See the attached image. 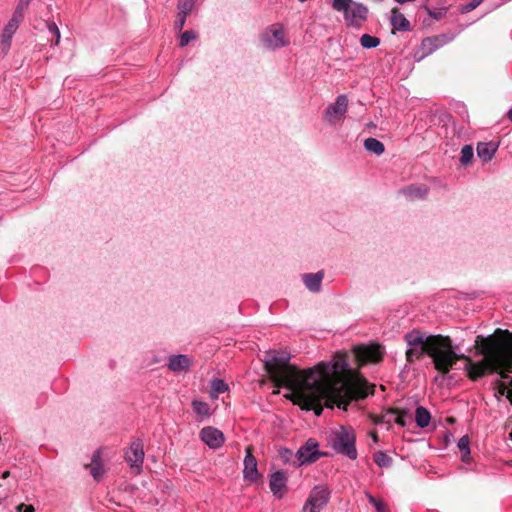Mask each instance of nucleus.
Wrapping results in <instances>:
<instances>
[{
	"mask_svg": "<svg viewBox=\"0 0 512 512\" xmlns=\"http://www.w3.org/2000/svg\"><path fill=\"white\" fill-rule=\"evenodd\" d=\"M404 340L407 344L408 362L412 363L425 355L432 359L434 368L438 371L435 382L444 380L458 359L466 361L464 370L473 381L497 371L502 378H507V374L512 372V343L482 345L478 352L483 358L476 362L459 353V346L453 345L448 336L414 329L404 335Z\"/></svg>",
	"mask_w": 512,
	"mask_h": 512,
	"instance_id": "obj_1",
	"label": "nucleus"
},
{
	"mask_svg": "<svg viewBox=\"0 0 512 512\" xmlns=\"http://www.w3.org/2000/svg\"><path fill=\"white\" fill-rule=\"evenodd\" d=\"M349 365L343 357L332 362H321L307 369L308 388H306V408L314 410L317 416L323 411V405L346 410L352 400L365 398L370 392L366 382L353 385L343 378L340 373L347 371Z\"/></svg>",
	"mask_w": 512,
	"mask_h": 512,
	"instance_id": "obj_2",
	"label": "nucleus"
},
{
	"mask_svg": "<svg viewBox=\"0 0 512 512\" xmlns=\"http://www.w3.org/2000/svg\"><path fill=\"white\" fill-rule=\"evenodd\" d=\"M291 355L287 351L272 350L265 353L264 366L277 387H284L291 392L294 403L306 408V388H308L307 369L299 370L289 363Z\"/></svg>",
	"mask_w": 512,
	"mask_h": 512,
	"instance_id": "obj_3",
	"label": "nucleus"
},
{
	"mask_svg": "<svg viewBox=\"0 0 512 512\" xmlns=\"http://www.w3.org/2000/svg\"><path fill=\"white\" fill-rule=\"evenodd\" d=\"M330 445L336 453L350 460L357 459L356 434L351 427L341 426L334 431L331 435Z\"/></svg>",
	"mask_w": 512,
	"mask_h": 512,
	"instance_id": "obj_4",
	"label": "nucleus"
},
{
	"mask_svg": "<svg viewBox=\"0 0 512 512\" xmlns=\"http://www.w3.org/2000/svg\"><path fill=\"white\" fill-rule=\"evenodd\" d=\"M332 7L334 10L343 13L348 26L360 28L368 16V8L352 0H333Z\"/></svg>",
	"mask_w": 512,
	"mask_h": 512,
	"instance_id": "obj_5",
	"label": "nucleus"
},
{
	"mask_svg": "<svg viewBox=\"0 0 512 512\" xmlns=\"http://www.w3.org/2000/svg\"><path fill=\"white\" fill-rule=\"evenodd\" d=\"M259 39L262 46L269 51H276L290 44V39L281 23H273L266 27Z\"/></svg>",
	"mask_w": 512,
	"mask_h": 512,
	"instance_id": "obj_6",
	"label": "nucleus"
},
{
	"mask_svg": "<svg viewBox=\"0 0 512 512\" xmlns=\"http://www.w3.org/2000/svg\"><path fill=\"white\" fill-rule=\"evenodd\" d=\"M331 493V489L325 484L314 486L302 507V512H321L329 503Z\"/></svg>",
	"mask_w": 512,
	"mask_h": 512,
	"instance_id": "obj_7",
	"label": "nucleus"
},
{
	"mask_svg": "<svg viewBox=\"0 0 512 512\" xmlns=\"http://www.w3.org/2000/svg\"><path fill=\"white\" fill-rule=\"evenodd\" d=\"M348 109V98L346 95L341 94L336 97L335 102L329 104L325 111L323 118L331 126L340 123Z\"/></svg>",
	"mask_w": 512,
	"mask_h": 512,
	"instance_id": "obj_8",
	"label": "nucleus"
},
{
	"mask_svg": "<svg viewBox=\"0 0 512 512\" xmlns=\"http://www.w3.org/2000/svg\"><path fill=\"white\" fill-rule=\"evenodd\" d=\"M324 455V453L318 450V443L314 439L310 438L296 452V460L293 461V465L301 466L304 464L314 463Z\"/></svg>",
	"mask_w": 512,
	"mask_h": 512,
	"instance_id": "obj_9",
	"label": "nucleus"
},
{
	"mask_svg": "<svg viewBox=\"0 0 512 512\" xmlns=\"http://www.w3.org/2000/svg\"><path fill=\"white\" fill-rule=\"evenodd\" d=\"M455 37L456 34L454 32H448L423 39L421 49L424 52V56L432 54L437 49L452 42Z\"/></svg>",
	"mask_w": 512,
	"mask_h": 512,
	"instance_id": "obj_10",
	"label": "nucleus"
},
{
	"mask_svg": "<svg viewBox=\"0 0 512 512\" xmlns=\"http://www.w3.org/2000/svg\"><path fill=\"white\" fill-rule=\"evenodd\" d=\"M200 439L210 448V449H218L220 448L224 441L225 436L222 431L214 428L212 426L204 427L200 430L199 433Z\"/></svg>",
	"mask_w": 512,
	"mask_h": 512,
	"instance_id": "obj_11",
	"label": "nucleus"
},
{
	"mask_svg": "<svg viewBox=\"0 0 512 512\" xmlns=\"http://www.w3.org/2000/svg\"><path fill=\"white\" fill-rule=\"evenodd\" d=\"M125 460L131 468L141 469L144 461L143 443L140 439L131 443L129 450L125 454Z\"/></svg>",
	"mask_w": 512,
	"mask_h": 512,
	"instance_id": "obj_12",
	"label": "nucleus"
},
{
	"mask_svg": "<svg viewBox=\"0 0 512 512\" xmlns=\"http://www.w3.org/2000/svg\"><path fill=\"white\" fill-rule=\"evenodd\" d=\"M192 365V359L186 354L171 355L168 357L167 367L174 373L186 372Z\"/></svg>",
	"mask_w": 512,
	"mask_h": 512,
	"instance_id": "obj_13",
	"label": "nucleus"
},
{
	"mask_svg": "<svg viewBox=\"0 0 512 512\" xmlns=\"http://www.w3.org/2000/svg\"><path fill=\"white\" fill-rule=\"evenodd\" d=\"M244 478L250 481H256L259 473L257 469V460L252 454L251 447L246 448V456L244 458Z\"/></svg>",
	"mask_w": 512,
	"mask_h": 512,
	"instance_id": "obj_14",
	"label": "nucleus"
},
{
	"mask_svg": "<svg viewBox=\"0 0 512 512\" xmlns=\"http://www.w3.org/2000/svg\"><path fill=\"white\" fill-rule=\"evenodd\" d=\"M270 490L274 496L282 498L283 490L287 486V476L283 471H276L270 476L269 480Z\"/></svg>",
	"mask_w": 512,
	"mask_h": 512,
	"instance_id": "obj_15",
	"label": "nucleus"
},
{
	"mask_svg": "<svg viewBox=\"0 0 512 512\" xmlns=\"http://www.w3.org/2000/svg\"><path fill=\"white\" fill-rule=\"evenodd\" d=\"M85 467L90 470L94 480L100 481L103 478L105 469L101 459V451L99 449L93 453L91 463L89 465H85Z\"/></svg>",
	"mask_w": 512,
	"mask_h": 512,
	"instance_id": "obj_16",
	"label": "nucleus"
},
{
	"mask_svg": "<svg viewBox=\"0 0 512 512\" xmlns=\"http://www.w3.org/2000/svg\"><path fill=\"white\" fill-rule=\"evenodd\" d=\"M429 192V188L424 184H411L401 189V193L411 200L424 199Z\"/></svg>",
	"mask_w": 512,
	"mask_h": 512,
	"instance_id": "obj_17",
	"label": "nucleus"
},
{
	"mask_svg": "<svg viewBox=\"0 0 512 512\" xmlns=\"http://www.w3.org/2000/svg\"><path fill=\"white\" fill-rule=\"evenodd\" d=\"M498 149V144L494 142H480L477 144V155L484 162L490 161Z\"/></svg>",
	"mask_w": 512,
	"mask_h": 512,
	"instance_id": "obj_18",
	"label": "nucleus"
},
{
	"mask_svg": "<svg viewBox=\"0 0 512 512\" xmlns=\"http://www.w3.org/2000/svg\"><path fill=\"white\" fill-rule=\"evenodd\" d=\"M323 277L324 273L322 271L317 273H307L303 275V282L311 292H319L321 290Z\"/></svg>",
	"mask_w": 512,
	"mask_h": 512,
	"instance_id": "obj_19",
	"label": "nucleus"
},
{
	"mask_svg": "<svg viewBox=\"0 0 512 512\" xmlns=\"http://www.w3.org/2000/svg\"><path fill=\"white\" fill-rule=\"evenodd\" d=\"M391 25L394 29L398 31H409L410 30V22L406 19V17L399 11L393 10L391 16Z\"/></svg>",
	"mask_w": 512,
	"mask_h": 512,
	"instance_id": "obj_20",
	"label": "nucleus"
},
{
	"mask_svg": "<svg viewBox=\"0 0 512 512\" xmlns=\"http://www.w3.org/2000/svg\"><path fill=\"white\" fill-rule=\"evenodd\" d=\"M357 355L364 361L377 362L381 359L382 353L379 348L360 347Z\"/></svg>",
	"mask_w": 512,
	"mask_h": 512,
	"instance_id": "obj_21",
	"label": "nucleus"
},
{
	"mask_svg": "<svg viewBox=\"0 0 512 512\" xmlns=\"http://www.w3.org/2000/svg\"><path fill=\"white\" fill-rule=\"evenodd\" d=\"M431 421V414L427 408L418 406L415 410V422L419 428H426Z\"/></svg>",
	"mask_w": 512,
	"mask_h": 512,
	"instance_id": "obj_22",
	"label": "nucleus"
},
{
	"mask_svg": "<svg viewBox=\"0 0 512 512\" xmlns=\"http://www.w3.org/2000/svg\"><path fill=\"white\" fill-rule=\"evenodd\" d=\"M364 147L368 152L377 156L383 154L385 151L384 144L378 139L372 137L365 139Z\"/></svg>",
	"mask_w": 512,
	"mask_h": 512,
	"instance_id": "obj_23",
	"label": "nucleus"
},
{
	"mask_svg": "<svg viewBox=\"0 0 512 512\" xmlns=\"http://www.w3.org/2000/svg\"><path fill=\"white\" fill-rule=\"evenodd\" d=\"M373 460L380 468H388L392 465L393 459L383 451H378L373 454Z\"/></svg>",
	"mask_w": 512,
	"mask_h": 512,
	"instance_id": "obj_24",
	"label": "nucleus"
},
{
	"mask_svg": "<svg viewBox=\"0 0 512 512\" xmlns=\"http://www.w3.org/2000/svg\"><path fill=\"white\" fill-rule=\"evenodd\" d=\"M459 450L462 453V461L467 462L470 458V440L467 435L462 436L457 443Z\"/></svg>",
	"mask_w": 512,
	"mask_h": 512,
	"instance_id": "obj_25",
	"label": "nucleus"
},
{
	"mask_svg": "<svg viewBox=\"0 0 512 512\" xmlns=\"http://www.w3.org/2000/svg\"><path fill=\"white\" fill-rule=\"evenodd\" d=\"M399 409H389L383 413L377 420V424H392L396 422Z\"/></svg>",
	"mask_w": 512,
	"mask_h": 512,
	"instance_id": "obj_26",
	"label": "nucleus"
},
{
	"mask_svg": "<svg viewBox=\"0 0 512 512\" xmlns=\"http://www.w3.org/2000/svg\"><path fill=\"white\" fill-rule=\"evenodd\" d=\"M474 150L472 145H464L461 149L460 163L467 166L472 163Z\"/></svg>",
	"mask_w": 512,
	"mask_h": 512,
	"instance_id": "obj_27",
	"label": "nucleus"
},
{
	"mask_svg": "<svg viewBox=\"0 0 512 512\" xmlns=\"http://www.w3.org/2000/svg\"><path fill=\"white\" fill-rule=\"evenodd\" d=\"M360 44L363 48L372 49L377 47L380 44V39L376 36H372L369 34H363L360 37Z\"/></svg>",
	"mask_w": 512,
	"mask_h": 512,
	"instance_id": "obj_28",
	"label": "nucleus"
},
{
	"mask_svg": "<svg viewBox=\"0 0 512 512\" xmlns=\"http://www.w3.org/2000/svg\"><path fill=\"white\" fill-rule=\"evenodd\" d=\"M195 6V0H178V13L188 16Z\"/></svg>",
	"mask_w": 512,
	"mask_h": 512,
	"instance_id": "obj_29",
	"label": "nucleus"
},
{
	"mask_svg": "<svg viewBox=\"0 0 512 512\" xmlns=\"http://www.w3.org/2000/svg\"><path fill=\"white\" fill-rule=\"evenodd\" d=\"M192 407H193L194 412L200 416L206 417L210 413V407H209L208 403H206L204 401L194 400L192 402Z\"/></svg>",
	"mask_w": 512,
	"mask_h": 512,
	"instance_id": "obj_30",
	"label": "nucleus"
},
{
	"mask_svg": "<svg viewBox=\"0 0 512 512\" xmlns=\"http://www.w3.org/2000/svg\"><path fill=\"white\" fill-rule=\"evenodd\" d=\"M423 8L426 11V13L431 18H433L435 20L442 19L446 15V12H447V7L445 5H443V6L439 7V8H435V9H431L428 6H424Z\"/></svg>",
	"mask_w": 512,
	"mask_h": 512,
	"instance_id": "obj_31",
	"label": "nucleus"
},
{
	"mask_svg": "<svg viewBox=\"0 0 512 512\" xmlns=\"http://www.w3.org/2000/svg\"><path fill=\"white\" fill-rule=\"evenodd\" d=\"M46 25H47L49 33L52 36V39H51L52 44L58 45L59 41H60V31H59V28L57 27L56 23L55 22H47Z\"/></svg>",
	"mask_w": 512,
	"mask_h": 512,
	"instance_id": "obj_32",
	"label": "nucleus"
},
{
	"mask_svg": "<svg viewBox=\"0 0 512 512\" xmlns=\"http://www.w3.org/2000/svg\"><path fill=\"white\" fill-rule=\"evenodd\" d=\"M197 35L193 30H187L180 35L179 45L185 47L190 41L196 39Z\"/></svg>",
	"mask_w": 512,
	"mask_h": 512,
	"instance_id": "obj_33",
	"label": "nucleus"
},
{
	"mask_svg": "<svg viewBox=\"0 0 512 512\" xmlns=\"http://www.w3.org/2000/svg\"><path fill=\"white\" fill-rule=\"evenodd\" d=\"M211 387L217 394H222L228 390V385L225 383L224 380L219 378L214 379L211 382Z\"/></svg>",
	"mask_w": 512,
	"mask_h": 512,
	"instance_id": "obj_34",
	"label": "nucleus"
},
{
	"mask_svg": "<svg viewBox=\"0 0 512 512\" xmlns=\"http://www.w3.org/2000/svg\"><path fill=\"white\" fill-rule=\"evenodd\" d=\"M19 27V24L13 20H9L7 25L4 27L3 33L7 36V38H12L13 35L16 33L17 29Z\"/></svg>",
	"mask_w": 512,
	"mask_h": 512,
	"instance_id": "obj_35",
	"label": "nucleus"
},
{
	"mask_svg": "<svg viewBox=\"0 0 512 512\" xmlns=\"http://www.w3.org/2000/svg\"><path fill=\"white\" fill-rule=\"evenodd\" d=\"M279 456L284 463H289V462L293 463V461L296 460L295 454H293V452L288 448H282L279 451Z\"/></svg>",
	"mask_w": 512,
	"mask_h": 512,
	"instance_id": "obj_36",
	"label": "nucleus"
},
{
	"mask_svg": "<svg viewBox=\"0 0 512 512\" xmlns=\"http://www.w3.org/2000/svg\"><path fill=\"white\" fill-rule=\"evenodd\" d=\"M410 416L408 411L406 410H399V413L397 415V418H396V424L401 426V427H405L407 425L406 423V417Z\"/></svg>",
	"mask_w": 512,
	"mask_h": 512,
	"instance_id": "obj_37",
	"label": "nucleus"
},
{
	"mask_svg": "<svg viewBox=\"0 0 512 512\" xmlns=\"http://www.w3.org/2000/svg\"><path fill=\"white\" fill-rule=\"evenodd\" d=\"M186 19H187V16L181 15V14L178 13L177 17H176V20H175V23H174L175 30L181 31L183 29V27L185 26Z\"/></svg>",
	"mask_w": 512,
	"mask_h": 512,
	"instance_id": "obj_38",
	"label": "nucleus"
},
{
	"mask_svg": "<svg viewBox=\"0 0 512 512\" xmlns=\"http://www.w3.org/2000/svg\"><path fill=\"white\" fill-rule=\"evenodd\" d=\"M11 40H12V38H7L6 35L2 34L0 45H1V49H2L4 54H7V52L10 49V47H11Z\"/></svg>",
	"mask_w": 512,
	"mask_h": 512,
	"instance_id": "obj_39",
	"label": "nucleus"
},
{
	"mask_svg": "<svg viewBox=\"0 0 512 512\" xmlns=\"http://www.w3.org/2000/svg\"><path fill=\"white\" fill-rule=\"evenodd\" d=\"M24 13L25 11L24 10H20V9H15L13 15H12V18L11 20L17 22L18 24L21 23V21L23 20L24 18Z\"/></svg>",
	"mask_w": 512,
	"mask_h": 512,
	"instance_id": "obj_40",
	"label": "nucleus"
},
{
	"mask_svg": "<svg viewBox=\"0 0 512 512\" xmlns=\"http://www.w3.org/2000/svg\"><path fill=\"white\" fill-rule=\"evenodd\" d=\"M366 498L369 501L370 504H372L375 509L380 506L381 503H383L382 500L376 499L371 493L365 492Z\"/></svg>",
	"mask_w": 512,
	"mask_h": 512,
	"instance_id": "obj_41",
	"label": "nucleus"
},
{
	"mask_svg": "<svg viewBox=\"0 0 512 512\" xmlns=\"http://www.w3.org/2000/svg\"><path fill=\"white\" fill-rule=\"evenodd\" d=\"M482 2L483 0H472L471 2L466 4L465 11L469 12L476 9Z\"/></svg>",
	"mask_w": 512,
	"mask_h": 512,
	"instance_id": "obj_42",
	"label": "nucleus"
},
{
	"mask_svg": "<svg viewBox=\"0 0 512 512\" xmlns=\"http://www.w3.org/2000/svg\"><path fill=\"white\" fill-rule=\"evenodd\" d=\"M23 509V512H34L35 511V508L33 505H24V504H20L18 507H17V510L19 512H21Z\"/></svg>",
	"mask_w": 512,
	"mask_h": 512,
	"instance_id": "obj_43",
	"label": "nucleus"
},
{
	"mask_svg": "<svg viewBox=\"0 0 512 512\" xmlns=\"http://www.w3.org/2000/svg\"><path fill=\"white\" fill-rule=\"evenodd\" d=\"M29 4H30V0H19L16 8L20 9V10L26 11V9L28 8Z\"/></svg>",
	"mask_w": 512,
	"mask_h": 512,
	"instance_id": "obj_44",
	"label": "nucleus"
},
{
	"mask_svg": "<svg viewBox=\"0 0 512 512\" xmlns=\"http://www.w3.org/2000/svg\"><path fill=\"white\" fill-rule=\"evenodd\" d=\"M376 512H390L387 505L383 502L376 508Z\"/></svg>",
	"mask_w": 512,
	"mask_h": 512,
	"instance_id": "obj_45",
	"label": "nucleus"
},
{
	"mask_svg": "<svg viewBox=\"0 0 512 512\" xmlns=\"http://www.w3.org/2000/svg\"><path fill=\"white\" fill-rule=\"evenodd\" d=\"M370 436L373 440L374 443H377L378 442V435L376 432H370Z\"/></svg>",
	"mask_w": 512,
	"mask_h": 512,
	"instance_id": "obj_46",
	"label": "nucleus"
},
{
	"mask_svg": "<svg viewBox=\"0 0 512 512\" xmlns=\"http://www.w3.org/2000/svg\"><path fill=\"white\" fill-rule=\"evenodd\" d=\"M483 339H484L483 336L478 335L477 338H476V343L478 344V343L482 342Z\"/></svg>",
	"mask_w": 512,
	"mask_h": 512,
	"instance_id": "obj_47",
	"label": "nucleus"
},
{
	"mask_svg": "<svg viewBox=\"0 0 512 512\" xmlns=\"http://www.w3.org/2000/svg\"><path fill=\"white\" fill-rule=\"evenodd\" d=\"M507 116L509 120L512 122V108L508 111Z\"/></svg>",
	"mask_w": 512,
	"mask_h": 512,
	"instance_id": "obj_48",
	"label": "nucleus"
},
{
	"mask_svg": "<svg viewBox=\"0 0 512 512\" xmlns=\"http://www.w3.org/2000/svg\"><path fill=\"white\" fill-rule=\"evenodd\" d=\"M510 439L512 440V430H511V433H510Z\"/></svg>",
	"mask_w": 512,
	"mask_h": 512,
	"instance_id": "obj_49",
	"label": "nucleus"
},
{
	"mask_svg": "<svg viewBox=\"0 0 512 512\" xmlns=\"http://www.w3.org/2000/svg\"><path fill=\"white\" fill-rule=\"evenodd\" d=\"M300 2H306L307 0H299Z\"/></svg>",
	"mask_w": 512,
	"mask_h": 512,
	"instance_id": "obj_50",
	"label": "nucleus"
},
{
	"mask_svg": "<svg viewBox=\"0 0 512 512\" xmlns=\"http://www.w3.org/2000/svg\"><path fill=\"white\" fill-rule=\"evenodd\" d=\"M511 384H512V378H511Z\"/></svg>",
	"mask_w": 512,
	"mask_h": 512,
	"instance_id": "obj_51",
	"label": "nucleus"
}]
</instances>
